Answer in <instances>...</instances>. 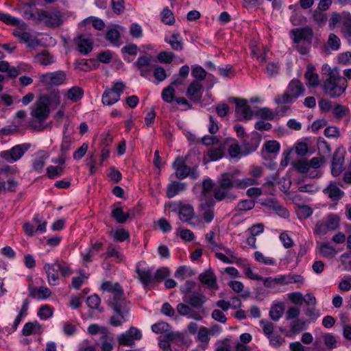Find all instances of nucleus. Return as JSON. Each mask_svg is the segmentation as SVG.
<instances>
[{
	"mask_svg": "<svg viewBox=\"0 0 351 351\" xmlns=\"http://www.w3.org/2000/svg\"><path fill=\"white\" fill-rule=\"evenodd\" d=\"M323 70L327 72L322 85L324 95L333 99L340 97L348 87L346 78L340 75L337 68L331 69L327 64L323 66Z\"/></svg>",
	"mask_w": 351,
	"mask_h": 351,
	"instance_id": "1",
	"label": "nucleus"
},
{
	"mask_svg": "<svg viewBox=\"0 0 351 351\" xmlns=\"http://www.w3.org/2000/svg\"><path fill=\"white\" fill-rule=\"evenodd\" d=\"M202 197H213L215 201L221 202L229 197L230 191L234 187V183L230 177H222L217 183H213L210 179L203 180Z\"/></svg>",
	"mask_w": 351,
	"mask_h": 351,
	"instance_id": "2",
	"label": "nucleus"
},
{
	"mask_svg": "<svg viewBox=\"0 0 351 351\" xmlns=\"http://www.w3.org/2000/svg\"><path fill=\"white\" fill-rule=\"evenodd\" d=\"M325 162L326 158L324 156L313 157L311 159L302 157L291 162L290 170L299 174H305L311 169H319Z\"/></svg>",
	"mask_w": 351,
	"mask_h": 351,
	"instance_id": "3",
	"label": "nucleus"
},
{
	"mask_svg": "<svg viewBox=\"0 0 351 351\" xmlns=\"http://www.w3.org/2000/svg\"><path fill=\"white\" fill-rule=\"evenodd\" d=\"M37 14V22H43L49 27H58L63 23L64 14L58 9H53L50 11L36 8Z\"/></svg>",
	"mask_w": 351,
	"mask_h": 351,
	"instance_id": "4",
	"label": "nucleus"
},
{
	"mask_svg": "<svg viewBox=\"0 0 351 351\" xmlns=\"http://www.w3.org/2000/svg\"><path fill=\"white\" fill-rule=\"evenodd\" d=\"M191 160L192 156L190 154L184 157H177L172 164L175 176H197V165L193 164Z\"/></svg>",
	"mask_w": 351,
	"mask_h": 351,
	"instance_id": "5",
	"label": "nucleus"
},
{
	"mask_svg": "<svg viewBox=\"0 0 351 351\" xmlns=\"http://www.w3.org/2000/svg\"><path fill=\"white\" fill-rule=\"evenodd\" d=\"M125 85L122 82L113 83L111 88H106L102 95V103L104 105L112 106L117 103L123 93Z\"/></svg>",
	"mask_w": 351,
	"mask_h": 351,
	"instance_id": "6",
	"label": "nucleus"
},
{
	"mask_svg": "<svg viewBox=\"0 0 351 351\" xmlns=\"http://www.w3.org/2000/svg\"><path fill=\"white\" fill-rule=\"evenodd\" d=\"M114 315L110 317L109 323L114 327L121 326L126 321L125 316L129 313V308L125 302L114 301L112 305Z\"/></svg>",
	"mask_w": 351,
	"mask_h": 351,
	"instance_id": "7",
	"label": "nucleus"
},
{
	"mask_svg": "<svg viewBox=\"0 0 351 351\" xmlns=\"http://www.w3.org/2000/svg\"><path fill=\"white\" fill-rule=\"evenodd\" d=\"M30 144L23 143L16 145L11 149L0 152V157L8 162L13 163L20 160L29 149Z\"/></svg>",
	"mask_w": 351,
	"mask_h": 351,
	"instance_id": "8",
	"label": "nucleus"
},
{
	"mask_svg": "<svg viewBox=\"0 0 351 351\" xmlns=\"http://www.w3.org/2000/svg\"><path fill=\"white\" fill-rule=\"evenodd\" d=\"M141 338V332L137 328L132 326L117 336V341L119 346L132 347L134 345L135 340H140Z\"/></svg>",
	"mask_w": 351,
	"mask_h": 351,
	"instance_id": "9",
	"label": "nucleus"
},
{
	"mask_svg": "<svg viewBox=\"0 0 351 351\" xmlns=\"http://www.w3.org/2000/svg\"><path fill=\"white\" fill-rule=\"evenodd\" d=\"M202 203L199 205V209L204 220L206 223H210L214 219V207L215 201L213 197H202L201 194Z\"/></svg>",
	"mask_w": 351,
	"mask_h": 351,
	"instance_id": "10",
	"label": "nucleus"
},
{
	"mask_svg": "<svg viewBox=\"0 0 351 351\" xmlns=\"http://www.w3.org/2000/svg\"><path fill=\"white\" fill-rule=\"evenodd\" d=\"M66 81V74L62 71L49 72L43 74L40 77V82L45 85L59 86Z\"/></svg>",
	"mask_w": 351,
	"mask_h": 351,
	"instance_id": "11",
	"label": "nucleus"
},
{
	"mask_svg": "<svg viewBox=\"0 0 351 351\" xmlns=\"http://www.w3.org/2000/svg\"><path fill=\"white\" fill-rule=\"evenodd\" d=\"M47 99H38L36 102V108L31 112V115L39 123H43L49 117L50 113L49 107L47 105Z\"/></svg>",
	"mask_w": 351,
	"mask_h": 351,
	"instance_id": "12",
	"label": "nucleus"
},
{
	"mask_svg": "<svg viewBox=\"0 0 351 351\" xmlns=\"http://www.w3.org/2000/svg\"><path fill=\"white\" fill-rule=\"evenodd\" d=\"M291 35L293 43L298 44L301 41L311 42L313 37V32L311 27L306 25L291 29Z\"/></svg>",
	"mask_w": 351,
	"mask_h": 351,
	"instance_id": "13",
	"label": "nucleus"
},
{
	"mask_svg": "<svg viewBox=\"0 0 351 351\" xmlns=\"http://www.w3.org/2000/svg\"><path fill=\"white\" fill-rule=\"evenodd\" d=\"M66 157L60 154L58 158H52L53 165L47 168L48 176H60L66 173Z\"/></svg>",
	"mask_w": 351,
	"mask_h": 351,
	"instance_id": "14",
	"label": "nucleus"
},
{
	"mask_svg": "<svg viewBox=\"0 0 351 351\" xmlns=\"http://www.w3.org/2000/svg\"><path fill=\"white\" fill-rule=\"evenodd\" d=\"M136 272L141 282L145 287L154 283V271L153 269L146 266L145 263H139L136 265Z\"/></svg>",
	"mask_w": 351,
	"mask_h": 351,
	"instance_id": "15",
	"label": "nucleus"
},
{
	"mask_svg": "<svg viewBox=\"0 0 351 351\" xmlns=\"http://www.w3.org/2000/svg\"><path fill=\"white\" fill-rule=\"evenodd\" d=\"M232 99L236 104V114H241L243 117L239 118V119L240 121L252 119L253 112L251 108L247 105V100L237 97H233Z\"/></svg>",
	"mask_w": 351,
	"mask_h": 351,
	"instance_id": "16",
	"label": "nucleus"
},
{
	"mask_svg": "<svg viewBox=\"0 0 351 351\" xmlns=\"http://www.w3.org/2000/svg\"><path fill=\"white\" fill-rule=\"evenodd\" d=\"M203 92L202 84L197 80H193L189 85L186 95L191 101L199 103L202 100Z\"/></svg>",
	"mask_w": 351,
	"mask_h": 351,
	"instance_id": "17",
	"label": "nucleus"
},
{
	"mask_svg": "<svg viewBox=\"0 0 351 351\" xmlns=\"http://www.w3.org/2000/svg\"><path fill=\"white\" fill-rule=\"evenodd\" d=\"M199 281L207 287L214 290H218L217 276L213 269L208 268L199 275Z\"/></svg>",
	"mask_w": 351,
	"mask_h": 351,
	"instance_id": "18",
	"label": "nucleus"
},
{
	"mask_svg": "<svg viewBox=\"0 0 351 351\" xmlns=\"http://www.w3.org/2000/svg\"><path fill=\"white\" fill-rule=\"evenodd\" d=\"M78 51L82 55H87L93 50V43L84 34H80L74 39Z\"/></svg>",
	"mask_w": 351,
	"mask_h": 351,
	"instance_id": "19",
	"label": "nucleus"
},
{
	"mask_svg": "<svg viewBox=\"0 0 351 351\" xmlns=\"http://www.w3.org/2000/svg\"><path fill=\"white\" fill-rule=\"evenodd\" d=\"M344 155L339 149H337L332 157L331 163V173L332 176H338L343 170Z\"/></svg>",
	"mask_w": 351,
	"mask_h": 351,
	"instance_id": "20",
	"label": "nucleus"
},
{
	"mask_svg": "<svg viewBox=\"0 0 351 351\" xmlns=\"http://www.w3.org/2000/svg\"><path fill=\"white\" fill-rule=\"evenodd\" d=\"M44 270L47 276L48 283L51 286H56L59 283L58 269L56 262L54 263H46L44 265Z\"/></svg>",
	"mask_w": 351,
	"mask_h": 351,
	"instance_id": "21",
	"label": "nucleus"
},
{
	"mask_svg": "<svg viewBox=\"0 0 351 351\" xmlns=\"http://www.w3.org/2000/svg\"><path fill=\"white\" fill-rule=\"evenodd\" d=\"M287 91L295 101L300 96L303 95L305 88L299 80L293 79L289 83Z\"/></svg>",
	"mask_w": 351,
	"mask_h": 351,
	"instance_id": "22",
	"label": "nucleus"
},
{
	"mask_svg": "<svg viewBox=\"0 0 351 351\" xmlns=\"http://www.w3.org/2000/svg\"><path fill=\"white\" fill-rule=\"evenodd\" d=\"M176 310L180 315L187 316L196 321H199L203 318L199 312L193 311L190 306L184 303H179L176 306Z\"/></svg>",
	"mask_w": 351,
	"mask_h": 351,
	"instance_id": "23",
	"label": "nucleus"
},
{
	"mask_svg": "<svg viewBox=\"0 0 351 351\" xmlns=\"http://www.w3.org/2000/svg\"><path fill=\"white\" fill-rule=\"evenodd\" d=\"M183 300L184 302L188 303L190 306L199 308L206 302V298L204 295L201 293H194L191 295H184Z\"/></svg>",
	"mask_w": 351,
	"mask_h": 351,
	"instance_id": "24",
	"label": "nucleus"
},
{
	"mask_svg": "<svg viewBox=\"0 0 351 351\" xmlns=\"http://www.w3.org/2000/svg\"><path fill=\"white\" fill-rule=\"evenodd\" d=\"M315 67L312 64L307 66L306 71L304 74V77L306 80V85L308 87H316L319 84V76L314 72Z\"/></svg>",
	"mask_w": 351,
	"mask_h": 351,
	"instance_id": "25",
	"label": "nucleus"
},
{
	"mask_svg": "<svg viewBox=\"0 0 351 351\" xmlns=\"http://www.w3.org/2000/svg\"><path fill=\"white\" fill-rule=\"evenodd\" d=\"M18 184L19 182L14 178L0 177V193L15 191Z\"/></svg>",
	"mask_w": 351,
	"mask_h": 351,
	"instance_id": "26",
	"label": "nucleus"
},
{
	"mask_svg": "<svg viewBox=\"0 0 351 351\" xmlns=\"http://www.w3.org/2000/svg\"><path fill=\"white\" fill-rule=\"evenodd\" d=\"M324 192L333 201L340 199L344 194L343 191L332 182H330L328 186L324 190Z\"/></svg>",
	"mask_w": 351,
	"mask_h": 351,
	"instance_id": "27",
	"label": "nucleus"
},
{
	"mask_svg": "<svg viewBox=\"0 0 351 351\" xmlns=\"http://www.w3.org/2000/svg\"><path fill=\"white\" fill-rule=\"evenodd\" d=\"M101 289L114 295V298L121 297L123 294V290L118 282L112 283L110 281H106L102 283Z\"/></svg>",
	"mask_w": 351,
	"mask_h": 351,
	"instance_id": "28",
	"label": "nucleus"
},
{
	"mask_svg": "<svg viewBox=\"0 0 351 351\" xmlns=\"http://www.w3.org/2000/svg\"><path fill=\"white\" fill-rule=\"evenodd\" d=\"M179 217L183 222H189L193 217V208L189 204H184L180 207Z\"/></svg>",
	"mask_w": 351,
	"mask_h": 351,
	"instance_id": "29",
	"label": "nucleus"
},
{
	"mask_svg": "<svg viewBox=\"0 0 351 351\" xmlns=\"http://www.w3.org/2000/svg\"><path fill=\"white\" fill-rule=\"evenodd\" d=\"M186 189V184L180 182H172L167 186V196L169 198H172L180 192L184 191Z\"/></svg>",
	"mask_w": 351,
	"mask_h": 351,
	"instance_id": "30",
	"label": "nucleus"
},
{
	"mask_svg": "<svg viewBox=\"0 0 351 351\" xmlns=\"http://www.w3.org/2000/svg\"><path fill=\"white\" fill-rule=\"evenodd\" d=\"M19 40L21 43H26L29 48H35L40 45L39 40L27 32L21 34Z\"/></svg>",
	"mask_w": 351,
	"mask_h": 351,
	"instance_id": "31",
	"label": "nucleus"
},
{
	"mask_svg": "<svg viewBox=\"0 0 351 351\" xmlns=\"http://www.w3.org/2000/svg\"><path fill=\"white\" fill-rule=\"evenodd\" d=\"M73 143V138L71 135L66 134V132H64L62 143L60 145V155L66 157L68 152L71 149V145Z\"/></svg>",
	"mask_w": 351,
	"mask_h": 351,
	"instance_id": "32",
	"label": "nucleus"
},
{
	"mask_svg": "<svg viewBox=\"0 0 351 351\" xmlns=\"http://www.w3.org/2000/svg\"><path fill=\"white\" fill-rule=\"evenodd\" d=\"M319 252L322 256L330 258L334 257L338 252L329 243H322L319 245Z\"/></svg>",
	"mask_w": 351,
	"mask_h": 351,
	"instance_id": "33",
	"label": "nucleus"
},
{
	"mask_svg": "<svg viewBox=\"0 0 351 351\" xmlns=\"http://www.w3.org/2000/svg\"><path fill=\"white\" fill-rule=\"evenodd\" d=\"M232 141L234 143L229 145L228 153L231 158L236 159L237 161L241 156H243V150L239 143L236 142L235 139H232Z\"/></svg>",
	"mask_w": 351,
	"mask_h": 351,
	"instance_id": "34",
	"label": "nucleus"
},
{
	"mask_svg": "<svg viewBox=\"0 0 351 351\" xmlns=\"http://www.w3.org/2000/svg\"><path fill=\"white\" fill-rule=\"evenodd\" d=\"M40 99L43 97L47 99V105L58 106L60 104V94L59 90H53L49 95H43L39 97Z\"/></svg>",
	"mask_w": 351,
	"mask_h": 351,
	"instance_id": "35",
	"label": "nucleus"
},
{
	"mask_svg": "<svg viewBox=\"0 0 351 351\" xmlns=\"http://www.w3.org/2000/svg\"><path fill=\"white\" fill-rule=\"evenodd\" d=\"M341 31L345 36V38L348 40L349 43L351 42V14H345L344 18L343 20V27Z\"/></svg>",
	"mask_w": 351,
	"mask_h": 351,
	"instance_id": "36",
	"label": "nucleus"
},
{
	"mask_svg": "<svg viewBox=\"0 0 351 351\" xmlns=\"http://www.w3.org/2000/svg\"><path fill=\"white\" fill-rule=\"evenodd\" d=\"M106 255L107 257H114L117 262L123 260V255L120 250V247L112 244L108 245Z\"/></svg>",
	"mask_w": 351,
	"mask_h": 351,
	"instance_id": "37",
	"label": "nucleus"
},
{
	"mask_svg": "<svg viewBox=\"0 0 351 351\" xmlns=\"http://www.w3.org/2000/svg\"><path fill=\"white\" fill-rule=\"evenodd\" d=\"M284 306L282 303L274 304L269 311V317L274 321H278L283 315Z\"/></svg>",
	"mask_w": 351,
	"mask_h": 351,
	"instance_id": "38",
	"label": "nucleus"
},
{
	"mask_svg": "<svg viewBox=\"0 0 351 351\" xmlns=\"http://www.w3.org/2000/svg\"><path fill=\"white\" fill-rule=\"evenodd\" d=\"M84 95V90L79 86H73L67 91V97L73 102L80 100Z\"/></svg>",
	"mask_w": 351,
	"mask_h": 351,
	"instance_id": "39",
	"label": "nucleus"
},
{
	"mask_svg": "<svg viewBox=\"0 0 351 351\" xmlns=\"http://www.w3.org/2000/svg\"><path fill=\"white\" fill-rule=\"evenodd\" d=\"M40 328L41 326L40 324L36 321L34 322H27L24 325L22 332L25 336H29L40 331Z\"/></svg>",
	"mask_w": 351,
	"mask_h": 351,
	"instance_id": "40",
	"label": "nucleus"
},
{
	"mask_svg": "<svg viewBox=\"0 0 351 351\" xmlns=\"http://www.w3.org/2000/svg\"><path fill=\"white\" fill-rule=\"evenodd\" d=\"M112 216L115 219L117 223H123L130 217L128 213H124L121 207H117L112 211Z\"/></svg>",
	"mask_w": 351,
	"mask_h": 351,
	"instance_id": "41",
	"label": "nucleus"
},
{
	"mask_svg": "<svg viewBox=\"0 0 351 351\" xmlns=\"http://www.w3.org/2000/svg\"><path fill=\"white\" fill-rule=\"evenodd\" d=\"M191 75L195 78L194 80L200 81L204 80L207 76V72L205 69L199 65L192 66Z\"/></svg>",
	"mask_w": 351,
	"mask_h": 351,
	"instance_id": "42",
	"label": "nucleus"
},
{
	"mask_svg": "<svg viewBox=\"0 0 351 351\" xmlns=\"http://www.w3.org/2000/svg\"><path fill=\"white\" fill-rule=\"evenodd\" d=\"M231 339L230 338H224L218 340L215 343V351H232Z\"/></svg>",
	"mask_w": 351,
	"mask_h": 351,
	"instance_id": "43",
	"label": "nucleus"
},
{
	"mask_svg": "<svg viewBox=\"0 0 351 351\" xmlns=\"http://www.w3.org/2000/svg\"><path fill=\"white\" fill-rule=\"evenodd\" d=\"M193 274L194 273L190 267L186 266H180L177 269L174 276L176 278L183 280L186 278L193 276Z\"/></svg>",
	"mask_w": 351,
	"mask_h": 351,
	"instance_id": "44",
	"label": "nucleus"
},
{
	"mask_svg": "<svg viewBox=\"0 0 351 351\" xmlns=\"http://www.w3.org/2000/svg\"><path fill=\"white\" fill-rule=\"evenodd\" d=\"M234 183V186L238 189H244L250 186L254 185L256 184V181L254 179L251 178H243L241 180H232Z\"/></svg>",
	"mask_w": 351,
	"mask_h": 351,
	"instance_id": "45",
	"label": "nucleus"
},
{
	"mask_svg": "<svg viewBox=\"0 0 351 351\" xmlns=\"http://www.w3.org/2000/svg\"><path fill=\"white\" fill-rule=\"evenodd\" d=\"M175 89L171 86H168L165 88L161 93V97L163 101L167 103H171L175 100Z\"/></svg>",
	"mask_w": 351,
	"mask_h": 351,
	"instance_id": "46",
	"label": "nucleus"
},
{
	"mask_svg": "<svg viewBox=\"0 0 351 351\" xmlns=\"http://www.w3.org/2000/svg\"><path fill=\"white\" fill-rule=\"evenodd\" d=\"M19 173L16 165H9L0 161V174L15 175Z\"/></svg>",
	"mask_w": 351,
	"mask_h": 351,
	"instance_id": "47",
	"label": "nucleus"
},
{
	"mask_svg": "<svg viewBox=\"0 0 351 351\" xmlns=\"http://www.w3.org/2000/svg\"><path fill=\"white\" fill-rule=\"evenodd\" d=\"M347 14L346 12H343V14H340L338 12H334L331 14V17L329 19L328 25L330 29H332L337 27L341 22L343 23V20L344 18V14Z\"/></svg>",
	"mask_w": 351,
	"mask_h": 351,
	"instance_id": "48",
	"label": "nucleus"
},
{
	"mask_svg": "<svg viewBox=\"0 0 351 351\" xmlns=\"http://www.w3.org/2000/svg\"><path fill=\"white\" fill-rule=\"evenodd\" d=\"M209 335V330L205 326H202L197 332V339L201 343L208 344L210 341Z\"/></svg>",
	"mask_w": 351,
	"mask_h": 351,
	"instance_id": "49",
	"label": "nucleus"
},
{
	"mask_svg": "<svg viewBox=\"0 0 351 351\" xmlns=\"http://www.w3.org/2000/svg\"><path fill=\"white\" fill-rule=\"evenodd\" d=\"M169 330L170 325L165 322H159L152 326V330L156 334L167 332Z\"/></svg>",
	"mask_w": 351,
	"mask_h": 351,
	"instance_id": "50",
	"label": "nucleus"
},
{
	"mask_svg": "<svg viewBox=\"0 0 351 351\" xmlns=\"http://www.w3.org/2000/svg\"><path fill=\"white\" fill-rule=\"evenodd\" d=\"M323 340L325 346L329 349H334L337 347L336 337L331 333H326L323 335Z\"/></svg>",
	"mask_w": 351,
	"mask_h": 351,
	"instance_id": "51",
	"label": "nucleus"
},
{
	"mask_svg": "<svg viewBox=\"0 0 351 351\" xmlns=\"http://www.w3.org/2000/svg\"><path fill=\"white\" fill-rule=\"evenodd\" d=\"M274 101L278 105L292 104L295 101L287 90L282 95H278L275 97Z\"/></svg>",
	"mask_w": 351,
	"mask_h": 351,
	"instance_id": "52",
	"label": "nucleus"
},
{
	"mask_svg": "<svg viewBox=\"0 0 351 351\" xmlns=\"http://www.w3.org/2000/svg\"><path fill=\"white\" fill-rule=\"evenodd\" d=\"M169 270L167 267H162L154 273V282H159L169 276Z\"/></svg>",
	"mask_w": 351,
	"mask_h": 351,
	"instance_id": "53",
	"label": "nucleus"
},
{
	"mask_svg": "<svg viewBox=\"0 0 351 351\" xmlns=\"http://www.w3.org/2000/svg\"><path fill=\"white\" fill-rule=\"evenodd\" d=\"M256 116L266 120H273L274 113L268 108H262L256 112Z\"/></svg>",
	"mask_w": 351,
	"mask_h": 351,
	"instance_id": "54",
	"label": "nucleus"
},
{
	"mask_svg": "<svg viewBox=\"0 0 351 351\" xmlns=\"http://www.w3.org/2000/svg\"><path fill=\"white\" fill-rule=\"evenodd\" d=\"M154 61V58L148 54L138 58L134 63L137 69H143V66H149Z\"/></svg>",
	"mask_w": 351,
	"mask_h": 351,
	"instance_id": "55",
	"label": "nucleus"
},
{
	"mask_svg": "<svg viewBox=\"0 0 351 351\" xmlns=\"http://www.w3.org/2000/svg\"><path fill=\"white\" fill-rule=\"evenodd\" d=\"M327 45L331 50L337 51L341 45L340 39L335 34H330L328 36Z\"/></svg>",
	"mask_w": 351,
	"mask_h": 351,
	"instance_id": "56",
	"label": "nucleus"
},
{
	"mask_svg": "<svg viewBox=\"0 0 351 351\" xmlns=\"http://www.w3.org/2000/svg\"><path fill=\"white\" fill-rule=\"evenodd\" d=\"M327 228L329 231L336 230L339 225V218L335 215H330L325 221Z\"/></svg>",
	"mask_w": 351,
	"mask_h": 351,
	"instance_id": "57",
	"label": "nucleus"
},
{
	"mask_svg": "<svg viewBox=\"0 0 351 351\" xmlns=\"http://www.w3.org/2000/svg\"><path fill=\"white\" fill-rule=\"evenodd\" d=\"M162 21L167 25H173L175 22V19L173 12L168 8H165L162 10Z\"/></svg>",
	"mask_w": 351,
	"mask_h": 351,
	"instance_id": "58",
	"label": "nucleus"
},
{
	"mask_svg": "<svg viewBox=\"0 0 351 351\" xmlns=\"http://www.w3.org/2000/svg\"><path fill=\"white\" fill-rule=\"evenodd\" d=\"M0 21L10 25H19L21 22L19 19L3 12H0Z\"/></svg>",
	"mask_w": 351,
	"mask_h": 351,
	"instance_id": "59",
	"label": "nucleus"
},
{
	"mask_svg": "<svg viewBox=\"0 0 351 351\" xmlns=\"http://www.w3.org/2000/svg\"><path fill=\"white\" fill-rule=\"evenodd\" d=\"M254 258L256 261L264 265H274L276 263L273 258L266 257L263 254V253L258 251L254 252Z\"/></svg>",
	"mask_w": 351,
	"mask_h": 351,
	"instance_id": "60",
	"label": "nucleus"
},
{
	"mask_svg": "<svg viewBox=\"0 0 351 351\" xmlns=\"http://www.w3.org/2000/svg\"><path fill=\"white\" fill-rule=\"evenodd\" d=\"M244 262H241V265L244 269V273L247 278L251 280H261L262 278L260 275L256 273L253 272L251 267L249 264L243 263Z\"/></svg>",
	"mask_w": 351,
	"mask_h": 351,
	"instance_id": "61",
	"label": "nucleus"
},
{
	"mask_svg": "<svg viewBox=\"0 0 351 351\" xmlns=\"http://www.w3.org/2000/svg\"><path fill=\"white\" fill-rule=\"evenodd\" d=\"M291 22L293 25L298 26L306 22V19L298 10H294L291 16Z\"/></svg>",
	"mask_w": 351,
	"mask_h": 351,
	"instance_id": "62",
	"label": "nucleus"
},
{
	"mask_svg": "<svg viewBox=\"0 0 351 351\" xmlns=\"http://www.w3.org/2000/svg\"><path fill=\"white\" fill-rule=\"evenodd\" d=\"M174 58L175 56L173 53L165 51H160L157 56V58L160 62L166 64L171 63Z\"/></svg>",
	"mask_w": 351,
	"mask_h": 351,
	"instance_id": "63",
	"label": "nucleus"
},
{
	"mask_svg": "<svg viewBox=\"0 0 351 351\" xmlns=\"http://www.w3.org/2000/svg\"><path fill=\"white\" fill-rule=\"evenodd\" d=\"M106 38L113 44H117L119 42L120 34L117 29H110L106 35Z\"/></svg>",
	"mask_w": 351,
	"mask_h": 351,
	"instance_id": "64",
	"label": "nucleus"
}]
</instances>
